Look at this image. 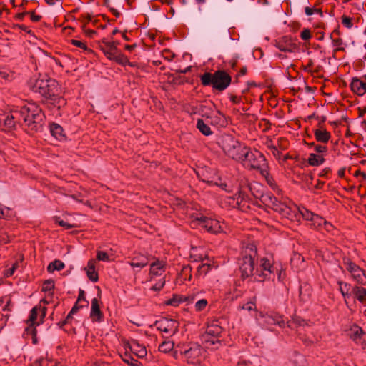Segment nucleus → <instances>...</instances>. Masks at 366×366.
Returning a JSON list of instances; mask_svg holds the SVG:
<instances>
[{
	"mask_svg": "<svg viewBox=\"0 0 366 366\" xmlns=\"http://www.w3.org/2000/svg\"><path fill=\"white\" fill-rule=\"evenodd\" d=\"M97 259L99 261L109 262L110 259L107 252L103 251H98L97 254Z\"/></svg>",
	"mask_w": 366,
	"mask_h": 366,
	"instance_id": "nucleus-44",
	"label": "nucleus"
},
{
	"mask_svg": "<svg viewBox=\"0 0 366 366\" xmlns=\"http://www.w3.org/2000/svg\"><path fill=\"white\" fill-rule=\"evenodd\" d=\"M305 11L307 16H311L314 14H319L321 16L322 15L321 10L319 9H313V8L306 7L305 9Z\"/></svg>",
	"mask_w": 366,
	"mask_h": 366,
	"instance_id": "nucleus-49",
	"label": "nucleus"
},
{
	"mask_svg": "<svg viewBox=\"0 0 366 366\" xmlns=\"http://www.w3.org/2000/svg\"><path fill=\"white\" fill-rule=\"evenodd\" d=\"M238 310H244L248 312H255L257 310L255 299L253 298L252 300L242 304V305H239Z\"/></svg>",
	"mask_w": 366,
	"mask_h": 366,
	"instance_id": "nucleus-32",
	"label": "nucleus"
},
{
	"mask_svg": "<svg viewBox=\"0 0 366 366\" xmlns=\"http://www.w3.org/2000/svg\"><path fill=\"white\" fill-rule=\"evenodd\" d=\"M211 265L209 263H203L198 267L197 272L200 275L206 274L210 269Z\"/></svg>",
	"mask_w": 366,
	"mask_h": 366,
	"instance_id": "nucleus-42",
	"label": "nucleus"
},
{
	"mask_svg": "<svg viewBox=\"0 0 366 366\" xmlns=\"http://www.w3.org/2000/svg\"><path fill=\"white\" fill-rule=\"evenodd\" d=\"M338 285L340 291L342 296L344 297L345 301L347 302V298L350 297V291L351 289V285L347 282H344L342 281H339Z\"/></svg>",
	"mask_w": 366,
	"mask_h": 366,
	"instance_id": "nucleus-31",
	"label": "nucleus"
},
{
	"mask_svg": "<svg viewBox=\"0 0 366 366\" xmlns=\"http://www.w3.org/2000/svg\"><path fill=\"white\" fill-rule=\"evenodd\" d=\"M240 162L247 168L259 170L262 175L264 177H267L269 174L265 157L258 151L252 152L248 148Z\"/></svg>",
	"mask_w": 366,
	"mask_h": 366,
	"instance_id": "nucleus-3",
	"label": "nucleus"
},
{
	"mask_svg": "<svg viewBox=\"0 0 366 366\" xmlns=\"http://www.w3.org/2000/svg\"><path fill=\"white\" fill-rule=\"evenodd\" d=\"M187 299H188L187 304L194 303V309L197 312L204 310L208 305L207 300L200 298L198 293L189 295L187 297Z\"/></svg>",
	"mask_w": 366,
	"mask_h": 366,
	"instance_id": "nucleus-17",
	"label": "nucleus"
},
{
	"mask_svg": "<svg viewBox=\"0 0 366 366\" xmlns=\"http://www.w3.org/2000/svg\"><path fill=\"white\" fill-rule=\"evenodd\" d=\"M322 227H323L325 229V230L329 231V232L331 231V229L332 228V225L330 223L326 222L325 220V222H323Z\"/></svg>",
	"mask_w": 366,
	"mask_h": 366,
	"instance_id": "nucleus-57",
	"label": "nucleus"
},
{
	"mask_svg": "<svg viewBox=\"0 0 366 366\" xmlns=\"http://www.w3.org/2000/svg\"><path fill=\"white\" fill-rule=\"evenodd\" d=\"M342 23L347 28L350 29L352 26V19L348 16H343L342 19Z\"/></svg>",
	"mask_w": 366,
	"mask_h": 366,
	"instance_id": "nucleus-50",
	"label": "nucleus"
},
{
	"mask_svg": "<svg viewBox=\"0 0 366 366\" xmlns=\"http://www.w3.org/2000/svg\"><path fill=\"white\" fill-rule=\"evenodd\" d=\"M39 312H41V316L44 317L46 315V308L41 307V306H35L33 307V309L31 310V313L28 320V322H29L30 326H33L36 324V320ZM39 323H37V325Z\"/></svg>",
	"mask_w": 366,
	"mask_h": 366,
	"instance_id": "nucleus-25",
	"label": "nucleus"
},
{
	"mask_svg": "<svg viewBox=\"0 0 366 366\" xmlns=\"http://www.w3.org/2000/svg\"><path fill=\"white\" fill-rule=\"evenodd\" d=\"M4 301L6 302V305L4 307V310H9V309L8 307H9L10 302H11V298L10 297H6L5 300H3V299L0 300V302H2Z\"/></svg>",
	"mask_w": 366,
	"mask_h": 366,
	"instance_id": "nucleus-59",
	"label": "nucleus"
},
{
	"mask_svg": "<svg viewBox=\"0 0 366 366\" xmlns=\"http://www.w3.org/2000/svg\"><path fill=\"white\" fill-rule=\"evenodd\" d=\"M201 81L204 86L212 85L214 89L222 91L230 84L231 77L224 71H217L214 74H204Z\"/></svg>",
	"mask_w": 366,
	"mask_h": 366,
	"instance_id": "nucleus-5",
	"label": "nucleus"
},
{
	"mask_svg": "<svg viewBox=\"0 0 366 366\" xmlns=\"http://www.w3.org/2000/svg\"><path fill=\"white\" fill-rule=\"evenodd\" d=\"M0 79L11 81L13 79V74L8 71H0Z\"/></svg>",
	"mask_w": 366,
	"mask_h": 366,
	"instance_id": "nucleus-46",
	"label": "nucleus"
},
{
	"mask_svg": "<svg viewBox=\"0 0 366 366\" xmlns=\"http://www.w3.org/2000/svg\"><path fill=\"white\" fill-rule=\"evenodd\" d=\"M343 264L353 281L357 285L366 286V275L362 269L349 258H344Z\"/></svg>",
	"mask_w": 366,
	"mask_h": 366,
	"instance_id": "nucleus-10",
	"label": "nucleus"
},
{
	"mask_svg": "<svg viewBox=\"0 0 366 366\" xmlns=\"http://www.w3.org/2000/svg\"><path fill=\"white\" fill-rule=\"evenodd\" d=\"M55 222L57 223L59 226L64 227L65 229H71L74 227V225L67 223L66 222H64V220L60 219L59 217L55 218Z\"/></svg>",
	"mask_w": 366,
	"mask_h": 366,
	"instance_id": "nucleus-47",
	"label": "nucleus"
},
{
	"mask_svg": "<svg viewBox=\"0 0 366 366\" xmlns=\"http://www.w3.org/2000/svg\"><path fill=\"white\" fill-rule=\"evenodd\" d=\"M343 264L353 281L357 285L366 286V275L362 269L349 258H344Z\"/></svg>",
	"mask_w": 366,
	"mask_h": 366,
	"instance_id": "nucleus-11",
	"label": "nucleus"
},
{
	"mask_svg": "<svg viewBox=\"0 0 366 366\" xmlns=\"http://www.w3.org/2000/svg\"><path fill=\"white\" fill-rule=\"evenodd\" d=\"M180 354L188 364L194 365H201L205 357V351L197 343L187 345L181 350Z\"/></svg>",
	"mask_w": 366,
	"mask_h": 366,
	"instance_id": "nucleus-6",
	"label": "nucleus"
},
{
	"mask_svg": "<svg viewBox=\"0 0 366 366\" xmlns=\"http://www.w3.org/2000/svg\"><path fill=\"white\" fill-rule=\"evenodd\" d=\"M190 257L195 262L202 261L207 257V254L202 248L192 247Z\"/></svg>",
	"mask_w": 366,
	"mask_h": 366,
	"instance_id": "nucleus-28",
	"label": "nucleus"
},
{
	"mask_svg": "<svg viewBox=\"0 0 366 366\" xmlns=\"http://www.w3.org/2000/svg\"><path fill=\"white\" fill-rule=\"evenodd\" d=\"M88 278L92 282L98 280V274L95 269V263L94 260L88 262L87 267L85 268Z\"/></svg>",
	"mask_w": 366,
	"mask_h": 366,
	"instance_id": "nucleus-29",
	"label": "nucleus"
},
{
	"mask_svg": "<svg viewBox=\"0 0 366 366\" xmlns=\"http://www.w3.org/2000/svg\"><path fill=\"white\" fill-rule=\"evenodd\" d=\"M352 292L361 303L366 307V289L358 285L352 287Z\"/></svg>",
	"mask_w": 366,
	"mask_h": 366,
	"instance_id": "nucleus-26",
	"label": "nucleus"
},
{
	"mask_svg": "<svg viewBox=\"0 0 366 366\" xmlns=\"http://www.w3.org/2000/svg\"><path fill=\"white\" fill-rule=\"evenodd\" d=\"M104 46H101V50L104 55L110 60L114 59L115 54L119 51L115 45V41H103Z\"/></svg>",
	"mask_w": 366,
	"mask_h": 366,
	"instance_id": "nucleus-20",
	"label": "nucleus"
},
{
	"mask_svg": "<svg viewBox=\"0 0 366 366\" xmlns=\"http://www.w3.org/2000/svg\"><path fill=\"white\" fill-rule=\"evenodd\" d=\"M222 333V327L217 324L209 325L205 333L202 335V342L207 348L217 349L221 345L219 336Z\"/></svg>",
	"mask_w": 366,
	"mask_h": 366,
	"instance_id": "nucleus-9",
	"label": "nucleus"
},
{
	"mask_svg": "<svg viewBox=\"0 0 366 366\" xmlns=\"http://www.w3.org/2000/svg\"><path fill=\"white\" fill-rule=\"evenodd\" d=\"M137 46V44H132V45H126L125 46V49L129 51H132L135 47Z\"/></svg>",
	"mask_w": 366,
	"mask_h": 366,
	"instance_id": "nucleus-61",
	"label": "nucleus"
},
{
	"mask_svg": "<svg viewBox=\"0 0 366 366\" xmlns=\"http://www.w3.org/2000/svg\"><path fill=\"white\" fill-rule=\"evenodd\" d=\"M310 37H311V34H310V31L309 30L305 29L302 31L301 38L302 39L307 40V39H310Z\"/></svg>",
	"mask_w": 366,
	"mask_h": 366,
	"instance_id": "nucleus-53",
	"label": "nucleus"
},
{
	"mask_svg": "<svg viewBox=\"0 0 366 366\" xmlns=\"http://www.w3.org/2000/svg\"><path fill=\"white\" fill-rule=\"evenodd\" d=\"M315 136L317 141L325 143L330 138V133L323 129H318L315 131Z\"/></svg>",
	"mask_w": 366,
	"mask_h": 366,
	"instance_id": "nucleus-30",
	"label": "nucleus"
},
{
	"mask_svg": "<svg viewBox=\"0 0 366 366\" xmlns=\"http://www.w3.org/2000/svg\"><path fill=\"white\" fill-rule=\"evenodd\" d=\"M62 94V89L59 84L53 79L52 81H50V85H49V87L43 97L50 104L60 108L66 104V101L63 98Z\"/></svg>",
	"mask_w": 366,
	"mask_h": 366,
	"instance_id": "nucleus-8",
	"label": "nucleus"
},
{
	"mask_svg": "<svg viewBox=\"0 0 366 366\" xmlns=\"http://www.w3.org/2000/svg\"><path fill=\"white\" fill-rule=\"evenodd\" d=\"M262 202L268 207L279 213L282 217L292 221H299L302 217L306 221L310 222V226L314 228L322 227L325 219L320 216L312 213L308 209L300 208L293 203L281 202L271 193H267L262 196Z\"/></svg>",
	"mask_w": 366,
	"mask_h": 366,
	"instance_id": "nucleus-1",
	"label": "nucleus"
},
{
	"mask_svg": "<svg viewBox=\"0 0 366 366\" xmlns=\"http://www.w3.org/2000/svg\"><path fill=\"white\" fill-rule=\"evenodd\" d=\"M274 272V267L272 261L266 257L260 259L259 268L257 269V274L258 276L262 277L260 281H263L265 279H269L272 274Z\"/></svg>",
	"mask_w": 366,
	"mask_h": 366,
	"instance_id": "nucleus-14",
	"label": "nucleus"
},
{
	"mask_svg": "<svg viewBox=\"0 0 366 366\" xmlns=\"http://www.w3.org/2000/svg\"><path fill=\"white\" fill-rule=\"evenodd\" d=\"M202 117H206L207 119H210V122L213 124L222 126L225 123L224 114L218 110L209 109V112L202 110Z\"/></svg>",
	"mask_w": 366,
	"mask_h": 366,
	"instance_id": "nucleus-16",
	"label": "nucleus"
},
{
	"mask_svg": "<svg viewBox=\"0 0 366 366\" xmlns=\"http://www.w3.org/2000/svg\"><path fill=\"white\" fill-rule=\"evenodd\" d=\"M80 302H76V303L74 305V306L72 307L71 310L70 311L68 317H70L71 315L76 313L79 308L83 307V305H79Z\"/></svg>",
	"mask_w": 366,
	"mask_h": 366,
	"instance_id": "nucleus-52",
	"label": "nucleus"
},
{
	"mask_svg": "<svg viewBox=\"0 0 366 366\" xmlns=\"http://www.w3.org/2000/svg\"><path fill=\"white\" fill-rule=\"evenodd\" d=\"M30 17H31V19L33 21H35V22L39 21L41 19V16H40L36 15V14H34V13H31V14H30Z\"/></svg>",
	"mask_w": 366,
	"mask_h": 366,
	"instance_id": "nucleus-58",
	"label": "nucleus"
},
{
	"mask_svg": "<svg viewBox=\"0 0 366 366\" xmlns=\"http://www.w3.org/2000/svg\"><path fill=\"white\" fill-rule=\"evenodd\" d=\"M82 301L86 302L85 299L84 292L83 290H80L77 302H81Z\"/></svg>",
	"mask_w": 366,
	"mask_h": 366,
	"instance_id": "nucleus-55",
	"label": "nucleus"
},
{
	"mask_svg": "<svg viewBox=\"0 0 366 366\" xmlns=\"http://www.w3.org/2000/svg\"><path fill=\"white\" fill-rule=\"evenodd\" d=\"M272 315H273V319H274V325H277L280 327H284L285 321L283 320L282 316H281L277 313H272Z\"/></svg>",
	"mask_w": 366,
	"mask_h": 366,
	"instance_id": "nucleus-43",
	"label": "nucleus"
},
{
	"mask_svg": "<svg viewBox=\"0 0 366 366\" xmlns=\"http://www.w3.org/2000/svg\"><path fill=\"white\" fill-rule=\"evenodd\" d=\"M188 302V299L187 297H183L180 295H174L172 298L169 299L166 302V304L168 305L172 306H178L181 302Z\"/></svg>",
	"mask_w": 366,
	"mask_h": 366,
	"instance_id": "nucleus-33",
	"label": "nucleus"
},
{
	"mask_svg": "<svg viewBox=\"0 0 366 366\" xmlns=\"http://www.w3.org/2000/svg\"><path fill=\"white\" fill-rule=\"evenodd\" d=\"M221 146L224 153L230 158L240 162L243 155L248 149L245 145L242 144L239 141L229 135L222 137Z\"/></svg>",
	"mask_w": 366,
	"mask_h": 366,
	"instance_id": "nucleus-4",
	"label": "nucleus"
},
{
	"mask_svg": "<svg viewBox=\"0 0 366 366\" xmlns=\"http://www.w3.org/2000/svg\"><path fill=\"white\" fill-rule=\"evenodd\" d=\"M149 262V258L147 256H145L144 254H137L134 257H132V261L129 262V265L132 267H137V268H143Z\"/></svg>",
	"mask_w": 366,
	"mask_h": 366,
	"instance_id": "nucleus-23",
	"label": "nucleus"
},
{
	"mask_svg": "<svg viewBox=\"0 0 366 366\" xmlns=\"http://www.w3.org/2000/svg\"><path fill=\"white\" fill-rule=\"evenodd\" d=\"M242 275L244 277H249L254 272V257L252 254H246L242 259L240 265Z\"/></svg>",
	"mask_w": 366,
	"mask_h": 366,
	"instance_id": "nucleus-15",
	"label": "nucleus"
},
{
	"mask_svg": "<svg viewBox=\"0 0 366 366\" xmlns=\"http://www.w3.org/2000/svg\"><path fill=\"white\" fill-rule=\"evenodd\" d=\"M71 44L74 46H76L77 47L81 48V49H83L84 50L87 49V47H86V44L83 41H81L73 39V40H71Z\"/></svg>",
	"mask_w": 366,
	"mask_h": 366,
	"instance_id": "nucleus-51",
	"label": "nucleus"
},
{
	"mask_svg": "<svg viewBox=\"0 0 366 366\" xmlns=\"http://www.w3.org/2000/svg\"><path fill=\"white\" fill-rule=\"evenodd\" d=\"M277 48L285 52H294L297 49V46L290 38L283 37L277 45Z\"/></svg>",
	"mask_w": 366,
	"mask_h": 366,
	"instance_id": "nucleus-18",
	"label": "nucleus"
},
{
	"mask_svg": "<svg viewBox=\"0 0 366 366\" xmlns=\"http://www.w3.org/2000/svg\"><path fill=\"white\" fill-rule=\"evenodd\" d=\"M163 55L165 59H168L169 61L172 60V59L174 57V54L170 53L169 51H164L163 53Z\"/></svg>",
	"mask_w": 366,
	"mask_h": 366,
	"instance_id": "nucleus-56",
	"label": "nucleus"
},
{
	"mask_svg": "<svg viewBox=\"0 0 366 366\" xmlns=\"http://www.w3.org/2000/svg\"><path fill=\"white\" fill-rule=\"evenodd\" d=\"M174 347V344L170 341H164L159 346V350L162 352H170Z\"/></svg>",
	"mask_w": 366,
	"mask_h": 366,
	"instance_id": "nucleus-39",
	"label": "nucleus"
},
{
	"mask_svg": "<svg viewBox=\"0 0 366 366\" xmlns=\"http://www.w3.org/2000/svg\"><path fill=\"white\" fill-rule=\"evenodd\" d=\"M54 287V281L49 280L44 282L42 290H43V291H51Z\"/></svg>",
	"mask_w": 366,
	"mask_h": 366,
	"instance_id": "nucleus-45",
	"label": "nucleus"
},
{
	"mask_svg": "<svg viewBox=\"0 0 366 366\" xmlns=\"http://www.w3.org/2000/svg\"><path fill=\"white\" fill-rule=\"evenodd\" d=\"M23 261V257L20 256L19 260L13 264L12 267L5 272L6 277H10L14 274V272L20 267V264Z\"/></svg>",
	"mask_w": 366,
	"mask_h": 366,
	"instance_id": "nucleus-38",
	"label": "nucleus"
},
{
	"mask_svg": "<svg viewBox=\"0 0 366 366\" xmlns=\"http://www.w3.org/2000/svg\"><path fill=\"white\" fill-rule=\"evenodd\" d=\"M165 264L162 261H156L150 265L149 277L153 280L156 277L162 276L164 272Z\"/></svg>",
	"mask_w": 366,
	"mask_h": 366,
	"instance_id": "nucleus-22",
	"label": "nucleus"
},
{
	"mask_svg": "<svg viewBox=\"0 0 366 366\" xmlns=\"http://www.w3.org/2000/svg\"><path fill=\"white\" fill-rule=\"evenodd\" d=\"M15 113L22 117L29 129L37 131L41 128L44 115L37 104L28 103L23 106L19 111H16Z\"/></svg>",
	"mask_w": 366,
	"mask_h": 366,
	"instance_id": "nucleus-2",
	"label": "nucleus"
},
{
	"mask_svg": "<svg viewBox=\"0 0 366 366\" xmlns=\"http://www.w3.org/2000/svg\"><path fill=\"white\" fill-rule=\"evenodd\" d=\"M345 174V169H341L338 171V175L341 177H342Z\"/></svg>",
	"mask_w": 366,
	"mask_h": 366,
	"instance_id": "nucleus-64",
	"label": "nucleus"
},
{
	"mask_svg": "<svg viewBox=\"0 0 366 366\" xmlns=\"http://www.w3.org/2000/svg\"><path fill=\"white\" fill-rule=\"evenodd\" d=\"M192 218H193L192 224L194 226H199L212 233L224 232V223H221L219 220L208 218L201 214H192Z\"/></svg>",
	"mask_w": 366,
	"mask_h": 366,
	"instance_id": "nucleus-7",
	"label": "nucleus"
},
{
	"mask_svg": "<svg viewBox=\"0 0 366 366\" xmlns=\"http://www.w3.org/2000/svg\"><path fill=\"white\" fill-rule=\"evenodd\" d=\"M355 175L356 176L360 175L363 179H366V174L365 173L357 171L355 173Z\"/></svg>",
	"mask_w": 366,
	"mask_h": 366,
	"instance_id": "nucleus-62",
	"label": "nucleus"
},
{
	"mask_svg": "<svg viewBox=\"0 0 366 366\" xmlns=\"http://www.w3.org/2000/svg\"><path fill=\"white\" fill-rule=\"evenodd\" d=\"M112 60L122 65H125L129 63V60L127 56L122 54L119 51L115 54L114 59H112Z\"/></svg>",
	"mask_w": 366,
	"mask_h": 366,
	"instance_id": "nucleus-40",
	"label": "nucleus"
},
{
	"mask_svg": "<svg viewBox=\"0 0 366 366\" xmlns=\"http://www.w3.org/2000/svg\"><path fill=\"white\" fill-rule=\"evenodd\" d=\"M156 326L166 336L170 337L177 332L179 323L174 320L165 318L157 321Z\"/></svg>",
	"mask_w": 366,
	"mask_h": 366,
	"instance_id": "nucleus-12",
	"label": "nucleus"
},
{
	"mask_svg": "<svg viewBox=\"0 0 366 366\" xmlns=\"http://www.w3.org/2000/svg\"><path fill=\"white\" fill-rule=\"evenodd\" d=\"M315 150L316 152L322 154L325 153L327 151V147L323 145H316L315 147Z\"/></svg>",
	"mask_w": 366,
	"mask_h": 366,
	"instance_id": "nucleus-54",
	"label": "nucleus"
},
{
	"mask_svg": "<svg viewBox=\"0 0 366 366\" xmlns=\"http://www.w3.org/2000/svg\"><path fill=\"white\" fill-rule=\"evenodd\" d=\"M90 317L92 321L100 322L102 319V313L100 310L99 301L97 298H94L92 301Z\"/></svg>",
	"mask_w": 366,
	"mask_h": 366,
	"instance_id": "nucleus-24",
	"label": "nucleus"
},
{
	"mask_svg": "<svg viewBox=\"0 0 366 366\" xmlns=\"http://www.w3.org/2000/svg\"><path fill=\"white\" fill-rule=\"evenodd\" d=\"M64 264L60 260H55L51 262L47 267L49 272H53L55 270L60 271L64 268Z\"/></svg>",
	"mask_w": 366,
	"mask_h": 366,
	"instance_id": "nucleus-36",
	"label": "nucleus"
},
{
	"mask_svg": "<svg viewBox=\"0 0 366 366\" xmlns=\"http://www.w3.org/2000/svg\"><path fill=\"white\" fill-rule=\"evenodd\" d=\"M362 333V330L361 328H360V327H356L355 335H360Z\"/></svg>",
	"mask_w": 366,
	"mask_h": 366,
	"instance_id": "nucleus-63",
	"label": "nucleus"
},
{
	"mask_svg": "<svg viewBox=\"0 0 366 366\" xmlns=\"http://www.w3.org/2000/svg\"><path fill=\"white\" fill-rule=\"evenodd\" d=\"M130 351L138 357L142 358L147 355V350L144 345L140 344L137 340H132L129 343Z\"/></svg>",
	"mask_w": 366,
	"mask_h": 366,
	"instance_id": "nucleus-21",
	"label": "nucleus"
},
{
	"mask_svg": "<svg viewBox=\"0 0 366 366\" xmlns=\"http://www.w3.org/2000/svg\"><path fill=\"white\" fill-rule=\"evenodd\" d=\"M350 87L352 91L359 96H362L366 93V76L365 80H360L357 78L352 79Z\"/></svg>",
	"mask_w": 366,
	"mask_h": 366,
	"instance_id": "nucleus-19",
	"label": "nucleus"
},
{
	"mask_svg": "<svg viewBox=\"0 0 366 366\" xmlns=\"http://www.w3.org/2000/svg\"><path fill=\"white\" fill-rule=\"evenodd\" d=\"M50 132L51 135L58 140L61 141L65 139L63 128L57 124L53 123L50 125Z\"/></svg>",
	"mask_w": 366,
	"mask_h": 366,
	"instance_id": "nucleus-27",
	"label": "nucleus"
},
{
	"mask_svg": "<svg viewBox=\"0 0 366 366\" xmlns=\"http://www.w3.org/2000/svg\"><path fill=\"white\" fill-rule=\"evenodd\" d=\"M259 317L262 320V323L264 326L269 327L274 325V319L273 315L271 314H264L262 312L259 313Z\"/></svg>",
	"mask_w": 366,
	"mask_h": 366,
	"instance_id": "nucleus-37",
	"label": "nucleus"
},
{
	"mask_svg": "<svg viewBox=\"0 0 366 366\" xmlns=\"http://www.w3.org/2000/svg\"><path fill=\"white\" fill-rule=\"evenodd\" d=\"M164 285H165V280H164V277H162L152 286V290H156V291L160 290L164 287Z\"/></svg>",
	"mask_w": 366,
	"mask_h": 366,
	"instance_id": "nucleus-48",
	"label": "nucleus"
},
{
	"mask_svg": "<svg viewBox=\"0 0 366 366\" xmlns=\"http://www.w3.org/2000/svg\"><path fill=\"white\" fill-rule=\"evenodd\" d=\"M17 115L18 114H16L15 112H14V114L7 115L4 119V124L9 128L14 127L15 126V122L14 119L16 118Z\"/></svg>",
	"mask_w": 366,
	"mask_h": 366,
	"instance_id": "nucleus-41",
	"label": "nucleus"
},
{
	"mask_svg": "<svg viewBox=\"0 0 366 366\" xmlns=\"http://www.w3.org/2000/svg\"><path fill=\"white\" fill-rule=\"evenodd\" d=\"M197 127L204 135L208 136L212 134L210 127L204 122L202 119H198Z\"/></svg>",
	"mask_w": 366,
	"mask_h": 366,
	"instance_id": "nucleus-35",
	"label": "nucleus"
},
{
	"mask_svg": "<svg viewBox=\"0 0 366 366\" xmlns=\"http://www.w3.org/2000/svg\"><path fill=\"white\" fill-rule=\"evenodd\" d=\"M308 162L312 166H319L324 162V158L321 155L310 154L308 158Z\"/></svg>",
	"mask_w": 366,
	"mask_h": 366,
	"instance_id": "nucleus-34",
	"label": "nucleus"
},
{
	"mask_svg": "<svg viewBox=\"0 0 366 366\" xmlns=\"http://www.w3.org/2000/svg\"><path fill=\"white\" fill-rule=\"evenodd\" d=\"M9 212V209H6V210L3 209V207L0 205V217H4L7 214L6 212Z\"/></svg>",
	"mask_w": 366,
	"mask_h": 366,
	"instance_id": "nucleus-60",
	"label": "nucleus"
},
{
	"mask_svg": "<svg viewBox=\"0 0 366 366\" xmlns=\"http://www.w3.org/2000/svg\"><path fill=\"white\" fill-rule=\"evenodd\" d=\"M52 80L46 76H39L38 77L31 79L29 85L33 92L39 93L43 97L49 85H50V81Z\"/></svg>",
	"mask_w": 366,
	"mask_h": 366,
	"instance_id": "nucleus-13",
	"label": "nucleus"
}]
</instances>
